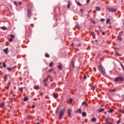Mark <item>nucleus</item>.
I'll use <instances>...</instances> for the list:
<instances>
[{
    "instance_id": "f257e3e1",
    "label": "nucleus",
    "mask_w": 124,
    "mask_h": 124,
    "mask_svg": "<svg viewBox=\"0 0 124 124\" xmlns=\"http://www.w3.org/2000/svg\"><path fill=\"white\" fill-rule=\"evenodd\" d=\"M65 112V109H61L60 111L59 112V117H58L59 120H61L62 119V115L64 114V112Z\"/></svg>"
},
{
    "instance_id": "f03ea898",
    "label": "nucleus",
    "mask_w": 124,
    "mask_h": 124,
    "mask_svg": "<svg viewBox=\"0 0 124 124\" xmlns=\"http://www.w3.org/2000/svg\"><path fill=\"white\" fill-rule=\"evenodd\" d=\"M99 71L101 72V73H103V74H106V73L105 72V69H104V67L101 65H99Z\"/></svg>"
},
{
    "instance_id": "7ed1b4c3",
    "label": "nucleus",
    "mask_w": 124,
    "mask_h": 124,
    "mask_svg": "<svg viewBox=\"0 0 124 124\" xmlns=\"http://www.w3.org/2000/svg\"><path fill=\"white\" fill-rule=\"evenodd\" d=\"M124 81V78L121 77H117L115 79V82H123Z\"/></svg>"
},
{
    "instance_id": "20e7f679",
    "label": "nucleus",
    "mask_w": 124,
    "mask_h": 124,
    "mask_svg": "<svg viewBox=\"0 0 124 124\" xmlns=\"http://www.w3.org/2000/svg\"><path fill=\"white\" fill-rule=\"evenodd\" d=\"M71 112H72V110L71 109H68L67 113L69 118H71Z\"/></svg>"
},
{
    "instance_id": "39448f33",
    "label": "nucleus",
    "mask_w": 124,
    "mask_h": 124,
    "mask_svg": "<svg viewBox=\"0 0 124 124\" xmlns=\"http://www.w3.org/2000/svg\"><path fill=\"white\" fill-rule=\"evenodd\" d=\"M31 9H28L27 12V16L29 18H31Z\"/></svg>"
},
{
    "instance_id": "423d86ee",
    "label": "nucleus",
    "mask_w": 124,
    "mask_h": 124,
    "mask_svg": "<svg viewBox=\"0 0 124 124\" xmlns=\"http://www.w3.org/2000/svg\"><path fill=\"white\" fill-rule=\"evenodd\" d=\"M108 11L109 12H116V11H117V10L116 9L109 8L108 9Z\"/></svg>"
},
{
    "instance_id": "0eeeda50",
    "label": "nucleus",
    "mask_w": 124,
    "mask_h": 124,
    "mask_svg": "<svg viewBox=\"0 0 124 124\" xmlns=\"http://www.w3.org/2000/svg\"><path fill=\"white\" fill-rule=\"evenodd\" d=\"M7 78H8V75H4L3 77L4 80H5V81H6L7 80Z\"/></svg>"
},
{
    "instance_id": "6e6552de",
    "label": "nucleus",
    "mask_w": 124,
    "mask_h": 124,
    "mask_svg": "<svg viewBox=\"0 0 124 124\" xmlns=\"http://www.w3.org/2000/svg\"><path fill=\"white\" fill-rule=\"evenodd\" d=\"M8 48H7V47L3 50L4 53H5V54H6V55H7L8 54Z\"/></svg>"
},
{
    "instance_id": "1a4fd4ad",
    "label": "nucleus",
    "mask_w": 124,
    "mask_h": 124,
    "mask_svg": "<svg viewBox=\"0 0 124 124\" xmlns=\"http://www.w3.org/2000/svg\"><path fill=\"white\" fill-rule=\"evenodd\" d=\"M58 96H59V94H58V93H53V97H54V98H58Z\"/></svg>"
},
{
    "instance_id": "9d476101",
    "label": "nucleus",
    "mask_w": 124,
    "mask_h": 124,
    "mask_svg": "<svg viewBox=\"0 0 124 124\" xmlns=\"http://www.w3.org/2000/svg\"><path fill=\"white\" fill-rule=\"evenodd\" d=\"M72 102H73V100L72 98H70L69 101H67V103H70V104H71Z\"/></svg>"
},
{
    "instance_id": "9b49d317",
    "label": "nucleus",
    "mask_w": 124,
    "mask_h": 124,
    "mask_svg": "<svg viewBox=\"0 0 124 124\" xmlns=\"http://www.w3.org/2000/svg\"><path fill=\"white\" fill-rule=\"evenodd\" d=\"M81 114H82V117H86V116H87V113H86V112H82Z\"/></svg>"
},
{
    "instance_id": "f8f14e48",
    "label": "nucleus",
    "mask_w": 124,
    "mask_h": 124,
    "mask_svg": "<svg viewBox=\"0 0 124 124\" xmlns=\"http://www.w3.org/2000/svg\"><path fill=\"white\" fill-rule=\"evenodd\" d=\"M82 106L85 105L86 106V107H88V104H87V103H86L85 102H82Z\"/></svg>"
},
{
    "instance_id": "ddd939ff",
    "label": "nucleus",
    "mask_w": 124,
    "mask_h": 124,
    "mask_svg": "<svg viewBox=\"0 0 124 124\" xmlns=\"http://www.w3.org/2000/svg\"><path fill=\"white\" fill-rule=\"evenodd\" d=\"M76 113H78L79 114L81 113V109L79 108H78L76 111Z\"/></svg>"
},
{
    "instance_id": "4468645a",
    "label": "nucleus",
    "mask_w": 124,
    "mask_h": 124,
    "mask_svg": "<svg viewBox=\"0 0 124 124\" xmlns=\"http://www.w3.org/2000/svg\"><path fill=\"white\" fill-rule=\"evenodd\" d=\"M96 10L97 11H100V10H101V9L100 8V7H96Z\"/></svg>"
},
{
    "instance_id": "2eb2a0df",
    "label": "nucleus",
    "mask_w": 124,
    "mask_h": 124,
    "mask_svg": "<svg viewBox=\"0 0 124 124\" xmlns=\"http://www.w3.org/2000/svg\"><path fill=\"white\" fill-rule=\"evenodd\" d=\"M119 113H120L121 114H124V110L123 109H119Z\"/></svg>"
},
{
    "instance_id": "dca6fc26",
    "label": "nucleus",
    "mask_w": 124,
    "mask_h": 124,
    "mask_svg": "<svg viewBox=\"0 0 124 124\" xmlns=\"http://www.w3.org/2000/svg\"><path fill=\"white\" fill-rule=\"evenodd\" d=\"M104 110H105L104 108H101L98 110V112L99 113H101V112H103V111Z\"/></svg>"
},
{
    "instance_id": "f3484780",
    "label": "nucleus",
    "mask_w": 124,
    "mask_h": 124,
    "mask_svg": "<svg viewBox=\"0 0 124 124\" xmlns=\"http://www.w3.org/2000/svg\"><path fill=\"white\" fill-rule=\"evenodd\" d=\"M113 112H114V109L112 108L108 110V113H113Z\"/></svg>"
},
{
    "instance_id": "a211bd4d",
    "label": "nucleus",
    "mask_w": 124,
    "mask_h": 124,
    "mask_svg": "<svg viewBox=\"0 0 124 124\" xmlns=\"http://www.w3.org/2000/svg\"><path fill=\"white\" fill-rule=\"evenodd\" d=\"M105 121H106V124H109L110 123H109V118H106Z\"/></svg>"
},
{
    "instance_id": "6ab92c4d",
    "label": "nucleus",
    "mask_w": 124,
    "mask_h": 124,
    "mask_svg": "<svg viewBox=\"0 0 124 124\" xmlns=\"http://www.w3.org/2000/svg\"><path fill=\"white\" fill-rule=\"evenodd\" d=\"M24 101H28L29 100V98L28 97H25L23 99Z\"/></svg>"
},
{
    "instance_id": "aec40b11",
    "label": "nucleus",
    "mask_w": 124,
    "mask_h": 124,
    "mask_svg": "<svg viewBox=\"0 0 124 124\" xmlns=\"http://www.w3.org/2000/svg\"><path fill=\"white\" fill-rule=\"evenodd\" d=\"M58 68L59 70H62V65H59L58 66Z\"/></svg>"
},
{
    "instance_id": "412c9836",
    "label": "nucleus",
    "mask_w": 124,
    "mask_h": 124,
    "mask_svg": "<svg viewBox=\"0 0 124 124\" xmlns=\"http://www.w3.org/2000/svg\"><path fill=\"white\" fill-rule=\"evenodd\" d=\"M109 92H110L111 93H113V92H115L116 89H109Z\"/></svg>"
},
{
    "instance_id": "4be33fe9",
    "label": "nucleus",
    "mask_w": 124,
    "mask_h": 124,
    "mask_svg": "<svg viewBox=\"0 0 124 124\" xmlns=\"http://www.w3.org/2000/svg\"><path fill=\"white\" fill-rule=\"evenodd\" d=\"M34 89L35 90H38L39 89V86L38 85H37V86H35L34 87Z\"/></svg>"
},
{
    "instance_id": "5701e85b",
    "label": "nucleus",
    "mask_w": 124,
    "mask_h": 124,
    "mask_svg": "<svg viewBox=\"0 0 124 124\" xmlns=\"http://www.w3.org/2000/svg\"><path fill=\"white\" fill-rule=\"evenodd\" d=\"M109 22H110V19H109V18L107 19V20H106L107 25L109 24Z\"/></svg>"
},
{
    "instance_id": "b1692460",
    "label": "nucleus",
    "mask_w": 124,
    "mask_h": 124,
    "mask_svg": "<svg viewBox=\"0 0 124 124\" xmlns=\"http://www.w3.org/2000/svg\"><path fill=\"white\" fill-rule=\"evenodd\" d=\"M45 57L46 58H50V55L46 53Z\"/></svg>"
},
{
    "instance_id": "393cba45",
    "label": "nucleus",
    "mask_w": 124,
    "mask_h": 124,
    "mask_svg": "<svg viewBox=\"0 0 124 124\" xmlns=\"http://www.w3.org/2000/svg\"><path fill=\"white\" fill-rule=\"evenodd\" d=\"M14 68H9V67H8L7 68V70H8L9 71H11V70H12V69H13Z\"/></svg>"
},
{
    "instance_id": "a878e982",
    "label": "nucleus",
    "mask_w": 124,
    "mask_h": 124,
    "mask_svg": "<svg viewBox=\"0 0 124 124\" xmlns=\"http://www.w3.org/2000/svg\"><path fill=\"white\" fill-rule=\"evenodd\" d=\"M0 107L1 108H3V107H4V104L1 103V104L0 105Z\"/></svg>"
},
{
    "instance_id": "bb28decb",
    "label": "nucleus",
    "mask_w": 124,
    "mask_h": 124,
    "mask_svg": "<svg viewBox=\"0 0 124 124\" xmlns=\"http://www.w3.org/2000/svg\"><path fill=\"white\" fill-rule=\"evenodd\" d=\"M96 121V119H95V118H93L91 119V122H95Z\"/></svg>"
},
{
    "instance_id": "cd10ccee",
    "label": "nucleus",
    "mask_w": 124,
    "mask_h": 124,
    "mask_svg": "<svg viewBox=\"0 0 124 124\" xmlns=\"http://www.w3.org/2000/svg\"><path fill=\"white\" fill-rule=\"evenodd\" d=\"M14 4H15V5H16V6H18V3H17V2L16 1H14Z\"/></svg>"
},
{
    "instance_id": "c85d7f7f",
    "label": "nucleus",
    "mask_w": 124,
    "mask_h": 124,
    "mask_svg": "<svg viewBox=\"0 0 124 124\" xmlns=\"http://www.w3.org/2000/svg\"><path fill=\"white\" fill-rule=\"evenodd\" d=\"M33 117L32 116L28 115L27 116V119H32Z\"/></svg>"
},
{
    "instance_id": "c756f323",
    "label": "nucleus",
    "mask_w": 124,
    "mask_h": 124,
    "mask_svg": "<svg viewBox=\"0 0 124 124\" xmlns=\"http://www.w3.org/2000/svg\"><path fill=\"white\" fill-rule=\"evenodd\" d=\"M1 29L3 30V31H5V30H6V27H5V26H3L1 27Z\"/></svg>"
},
{
    "instance_id": "7c9ffc66",
    "label": "nucleus",
    "mask_w": 124,
    "mask_h": 124,
    "mask_svg": "<svg viewBox=\"0 0 124 124\" xmlns=\"http://www.w3.org/2000/svg\"><path fill=\"white\" fill-rule=\"evenodd\" d=\"M77 4H78V6H82V4L79 2H77Z\"/></svg>"
},
{
    "instance_id": "2f4dec72",
    "label": "nucleus",
    "mask_w": 124,
    "mask_h": 124,
    "mask_svg": "<svg viewBox=\"0 0 124 124\" xmlns=\"http://www.w3.org/2000/svg\"><path fill=\"white\" fill-rule=\"evenodd\" d=\"M51 86V87H56V83H52Z\"/></svg>"
},
{
    "instance_id": "473e14b6",
    "label": "nucleus",
    "mask_w": 124,
    "mask_h": 124,
    "mask_svg": "<svg viewBox=\"0 0 124 124\" xmlns=\"http://www.w3.org/2000/svg\"><path fill=\"white\" fill-rule=\"evenodd\" d=\"M47 81H48V78H47L44 79V82H47Z\"/></svg>"
},
{
    "instance_id": "72a5a7b5",
    "label": "nucleus",
    "mask_w": 124,
    "mask_h": 124,
    "mask_svg": "<svg viewBox=\"0 0 124 124\" xmlns=\"http://www.w3.org/2000/svg\"><path fill=\"white\" fill-rule=\"evenodd\" d=\"M53 65V62H51L49 63V67H51Z\"/></svg>"
},
{
    "instance_id": "f704fd0d",
    "label": "nucleus",
    "mask_w": 124,
    "mask_h": 124,
    "mask_svg": "<svg viewBox=\"0 0 124 124\" xmlns=\"http://www.w3.org/2000/svg\"><path fill=\"white\" fill-rule=\"evenodd\" d=\"M120 123H121V119L118 120L117 121L116 124H120Z\"/></svg>"
},
{
    "instance_id": "c9c22d12",
    "label": "nucleus",
    "mask_w": 124,
    "mask_h": 124,
    "mask_svg": "<svg viewBox=\"0 0 124 124\" xmlns=\"http://www.w3.org/2000/svg\"><path fill=\"white\" fill-rule=\"evenodd\" d=\"M67 8H69V7H70V2H69V3H68V5H67Z\"/></svg>"
},
{
    "instance_id": "e433bc0d",
    "label": "nucleus",
    "mask_w": 124,
    "mask_h": 124,
    "mask_svg": "<svg viewBox=\"0 0 124 124\" xmlns=\"http://www.w3.org/2000/svg\"><path fill=\"white\" fill-rule=\"evenodd\" d=\"M2 63H3V67H5L6 65V64H5V62H3Z\"/></svg>"
},
{
    "instance_id": "4c0bfd02",
    "label": "nucleus",
    "mask_w": 124,
    "mask_h": 124,
    "mask_svg": "<svg viewBox=\"0 0 124 124\" xmlns=\"http://www.w3.org/2000/svg\"><path fill=\"white\" fill-rule=\"evenodd\" d=\"M9 42H12V41H13V39H12V38H9Z\"/></svg>"
},
{
    "instance_id": "58836bf2",
    "label": "nucleus",
    "mask_w": 124,
    "mask_h": 124,
    "mask_svg": "<svg viewBox=\"0 0 124 124\" xmlns=\"http://www.w3.org/2000/svg\"><path fill=\"white\" fill-rule=\"evenodd\" d=\"M46 78H48V79H51V75H48Z\"/></svg>"
},
{
    "instance_id": "ea45409f",
    "label": "nucleus",
    "mask_w": 124,
    "mask_h": 124,
    "mask_svg": "<svg viewBox=\"0 0 124 124\" xmlns=\"http://www.w3.org/2000/svg\"><path fill=\"white\" fill-rule=\"evenodd\" d=\"M72 67L74 68V67H75V65H74V62H72Z\"/></svg>"
},
{
    "instance_id": "a19ab883",
    "label": "nucleus",
    "mask_w": 124,
    "mask_h": 124,
    "mask_svg": "<svg viewBox=\"0 0 124 124\" xmlns=\"http://www.w3.org/2000/svg\"><path fill=\"white\" fill-rule=\"evenodd\" d=\"M10 36L11 38H14V37H15V36H14V35H10Z\"/></svg>"
},
{
    "instance_id": "79ce46f5",
    "label": "nucleus",
    "mask_w": 124,
    "mask_h": 124,
    "mask_svg": "<svg viewBox=\"0 0 124 124\" xmlns=\"http://www.w3.org/2000/svg\"><path fill=\"white\" fill-rule=\"evenodd\" d=\"M23 88L21 87L19 89V91H20V92H22V91H23Z\"/></svg>"
},
{
    "instance_id": "37998d69",
    "label": "nucleus",
    "mask_w": 124,
    "mask_h": 124,
    "mask_svg": "<svg viewBox=\"0 0 124 124\" xmlns=\"http://www.w3.org/2000/svg\"><path fill=\"white\" fill-rule=\"evenodd\" d=\"M101 22H104V21H105V19L102 18L100 19Z\"/></svg>"
},
{
    "instance_id": "c03bdc74",
    "label": "nucleus",
    "mask_w": 124,
    "mask_h": 124,
    "mask_svg": "<svg viewBox=\"0 0 124 124\" xmlns=\"http://www.w3.org/2000/svg\"><path fill=\"white\" fill-rule=\"evenodd\" d=\"M121 66L122 69H123V70H124V65H123V64H121Z\"/></svg>"
},
{
    "instance_id": "a18cd8bd",
    "label": "nucleus",
    "mask_w": 124,
    "mask_h": 124,
    "mask_svg": "<svg viewBox=\"0 0 124 124\" xmlns=\"http://www.w3.org/2000/svg\"><path fill=\"white\" fill-rule=\"evenodd\" d=\"M124 32V31H122L121 32H120V33H119V35H122V34H123V33Z\"/></svg>"
},
{
    "instance_id": "49530a36",
    "label": "nucleus",
    "mask_w": 124,
    "mask_h": 124,
    "mask_svg": "<svg viewBox=\"0 0 124 124\" xmlns=\"http://www.w3.org/2000/svg\"><path fill=\"white\" fill-rule=\"evenodd\" d=\"M18 3L19 5H22V2H21V1H19L18 2Z\"/></svg>"
},
{
    "instance_id": "de8ad7c7",
    "label": "nucleus",
    "mask_w": 124,
    "mask_h": 124,
    "mask_svg": "<svg viewBox=\"0 0 124 124\" xmlns=\"http://www.w3.org/2000/svg\"><path fill=\"white\" fill-rule=\"evenodd\" d=\"M53 71V69H50L48 70V72H52Z\"/></svg>"
},
{
    "instance_id": "09e8293b",
    "label": "nucleus",
    "mask_w": 124,
    "mask_h": 124,
    "mask_svg": "<svg viewBox=\"0 0 124 124\" xmlns=\"http://www.w3.org/2000/svg\"><path fill=\"white\" fill-rule=\"evenodd\" d=\"M87 79V76L86 75H84V80H86Z\"/></svg>"
},
{
    "instance_id": "8fccbe9b",
    "label": "nucleus",
    "mask_w": 124,
    "mask_h": 124,
    "mask_svg": "<svg viewBox=\"0 0 124 124\" xmlns=\"http://www.w3.org/2000/svg\"><path fill=\"white\" fill-rule=\"evenodd\" d=\"M117 39L118 40H122V38H120V37H118Z\"/></svg>"
},
{
    "instance_id": "3c124183",
    "label": "nucleus",
    "mask_w": 124,
    "mask_h": 124,
    "mask_svg": "<svg viewBox=\"0 0 124 124\" xmlns=\"http://www.w3.org/2000/svg\"><path fill=\"white\" fill-rule=\"evenodd\" d=\"M44 86H45L46 87H47V83L45 82L44 83Z\"/></svg>"
},
{
    "instance_id": "603ef678",
    "label": "nucleus",
    "mask_w": 124,
    "mask_h": 124,
    "mask_svg": "<svg viewBox=\"0 0 124 124\" xmlns=\"http://www.w3.org/2000/svg\"><path fill=\"white\" fill-rule=\"evenodd\" d=\"M102 35H104V34H105V32H102Z\"/></svg>"
},
{
    "instance_id": "864d4df0",
    "label": "nucleus",
    "mask_w": 124,
    "mask_h": 124,
    "mask_svg": "<svg viewBox=\"0 0 124 124\" xmlns=\"http://www.w3.org/2000/svg\"><path fill=\"white\" fill-rule=\"evenodd\" d=\"M95 88V87H94V86L92 87V89L93 90H94Z\"/></svg>"
},
{
    "instance_id": "5fc2aeb1",
    "label": "nucleus",
    "mask_w": 124,
    "mask_h": 124,
    "mask_svg": "<svg viewBox=\"0 0 124 124\" xmlns=\"http://www.w3.org/2000/svg\"><path fill=\"white\" fill-rule=\"evenodd\" d=\"M10 102H12V98L10 99Z\"/></svg>"
},
{
    "instance_id": "6e6d98bb",
    "label": "nucleus",
    "mask_w": 124,
    "mask_h": 124,
    "mask_svg": "<svg viewBox=\"0 0 124 124\" xmlns=\"http://www.w3.org/2000/svg\"><path fill=\"white\" fill-rule=\"evenodd\" d=\"M92 23H93V24H95V21H94L93 20V21H92Z\"/></svg>"
},
{
    "instance_id": "4d7b16f0",
    "label": "nucleus",
    "mask_w": 124,
    "mask_h": 124,
    "mask_svg": "<svg viewBox=\"0 0 124 124\" xmlns=\"http://www.w3.org/2000/svg\"><path fill=\"white\" fill-rule=\"evenodd\" d=\"M86 2L87 3L90 2V0H87Z\"/></svg>"
},
{
    "instance_id": "13d9d810",
    "label": "nucleus",
    "mask_w": 124,
    "mask_h": 124,
    "mask_svg": "<svg viewBox=\"0 0 124 124\" xmlns=\"http://www.w3.org/2000/svg\"><path fill=\"white\" fill-rule=\"evenodd\" d=\"M92 10H90L88 12V13H90L91 12H92Z\"/></svg>"
},
{
    "instance_id": "bf43d9fd",
    "label": "nucleus",
    "mask_w": 124,
    "mask_h": 124,
    "mask_svg": "<svg viewBox=\"0 0 124 124\" xmlns=\"http://www.w3.org/2000/svg\"><path fill=\"white\" fill-rule=\"evenodd\" d=\"M34 107H35L34 105H32V109H33V108H34Z\"/></svg>"
},
{
    "instance_id": "052dcab7",
    "label": "nucleus",
    "mask_w": 124,
    "mask_h": 124,
    "mask_svg": "<svg viewBox=\"0 0 124 124\" xmlns=\"http://www.w3.org/2000/svg\"><path fill=\"white\" fill-rule=\"evenodd\" d=\"M8 84V86L9 87V86H10V81H9Z\"/></svg>"
},
{
    "instance_id": "680f3d73",
    "label": "nucleus",
    "mask_w": 124,
    "mask_h": 124,
    "mask_svg": "<svg viewBox=\"0 0 124 124\" xmlns=\"http://www.w3.org/2000/svg\"><path fill=\"white\" fill-rule=\"evenodd\" d=\"M93 38L94 39H95V36H94L93 35Z\"/></svg>"
},
{
    "instance_id": "e2e57ef3",
    "label": "nucleus",
    "mask_w": 124,
    "mask_h": 124,
    "mask_svg": "<svg viewBox=\"0 0 124 124\" xmlns=\"http://www.w3.org/2000/svg\"><path fill=\"white\" fill-rule=\"evenodd\" d=\"M0 68H1V69H2V66H0Z\"/></svg>"
},
{
    "instance_id": "0e129e2a",
    "label": "nucleus",
    "mask_w": 124,
    "mask_h": 124,
    "mask_svg": "<svg viewBox=\"0 0 124 124\" xmlns=\"http://www.w3.org/2000/svg\"><path fill=\"white\" fill-rule=\"evenodd\" d=\"M87 17H90V15H88Z\"/></svg>"
},
{
    "instance_id": "69168bd1",
    "label": "nucleus",
    "mask_w": 124,
    "mask_h": 124,
    "mask_svg": "<svg viewBox=\"0 0 124 124\" xmlns=\"http://www.w3.org/2000/svg\"><path fill=\"white\" fill-rule=\"evenodd\" d=\"M96 124H100V123H97Z\"/></svg>"
},
{
    "instance_id": "338daca9",
    "label": "nucleus",
    "mask_w": 124,
    "mask_h": 124,
    "mask_svg": "<svg viewBox=\"0 0 124 124\" xmlns=\"http://www.w3.org/2000/svg\"><path fill=\"white\" fill-rule=\"evenodd\" d=\"M36 124H39V123H36Z\"/></svg>"
},
{
    "instance_id": "774afa93",
    "label": "nucleus",
    "mask_w": 124,
    "mask_h": 124,
    "mask_svg": "<svg viewBox=\"0 0 124 124\" xmlns=\"http://www.w3.org/2000/svg\"><path fill=\"white\" fill-rule=\"evenodd\" d=\"M123 25H124V23H123Z\"/></svg>"
}]
</instances>
